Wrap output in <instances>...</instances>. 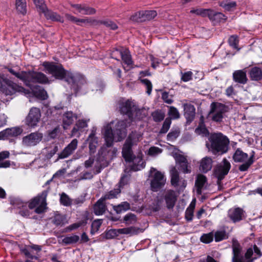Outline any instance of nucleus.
<instances>
[{"label": "nucleus", "instance_id": "nucleus-23", "mask_svg": "<svg viewBox=\"0 0 262 262\" xmlns=\"http://www.w3.org/2000/svg\"><path fill=\"white\" fill-rule=\"evenodd\" d=\"M90 119H79L76 123L72 130V136L79 137L80 132H81L84 128L87 127L88 123Z\"/></svg>", "mask_w": 262, "mask_h": 262}, {"label": "nucleus", "instance_id": "nucleus-49", "mask_svg": "<svg viewBox=\"0 0 262 262\" xmlns=\"http://www.w3.org/2000/svg\"><path fill=\"white\" fill-rule=\"evenodd\" d=\"M168 115L170 119H177L180 118V114L178 110L174 106H168Z\"/></svg>", "mask_w": 262, "mask_h": 262}, {"label": "nucleus", "instance_id": "nucleus-38", "mask_svg": "<svg viewBox=\"0 0 262 262\" xmlns=\"http://www.w3.org/2000/svg\"><path fill=\"white\" fill-rule=\"evenodd\" d=\"M45 16L48 19H50L54 21H57L61 23L63 22V19L56 12L50 11L48 10L44 13Z\"/></svg>", "mask_w": 262, "mask_h": 262}, {"label": "nucleus", "instance_id": "nucleus-5", "mask_svg": "<svg viewBox=\"0 0 262 262\" xmlns=\"http://www.w3.org/2000/svg\"><path fill=\"white\" fill-rule=\"evenodd\" d=\"M150 187L153 191H157L163 187L166 183V178L164 173L151 167L149 171Z\"/></svg>", "mask_w": 262, "mask_h": 262}, {"label": "nucleus", "instance_id": "nucleus-33", "mask_svg": "<svg viewBox=\"0 0 262 262\" xmlns=\"http://www.w3.org/2000/svg\"><path fill=\"white\" fill-rule=\"evenodd\" d=\"M233 79L235 82L245 84L247 81L246 73L244 70H237L233 74Z\"/></svg>", "mask_w": 262, "mask_h": 262}, {"label": "nucleus", "instance_id": "nucleus-16", "mask_svg": "<svg viewBox=\"0 0 262 262\" xmlns=\"http://www.w3.org/2000/svg\"><path fill=\"white\" fill-rule=\"evenodd\" d=\"M171 183L175 187L184 188L186 186V182L183 179H180L178 170L175 167L171 168L170 170Z\"/></svg>", "mask_w": 262, "mask_h": 262}, {"label": "nucleus", "instance_id": "nucleus-53", "mask_svg": "<svg viewBox=\"0 0 262 262\" xmlns=\"http://www.w3.org/2000/svg\"><path fill=\"white\" fill-rule=\"evenodd\" d=\"M130 19L134 22L144 21L143 20V11L135 13L130 17Z\"/></svg>", "mask_w": 262, "mask_h": 262}, {"label": "nucleus", "instance_id": "nucleus-59", "mask_svg": "<svg viewBox=\"0 0 262 262\" xmlns=\"http://www.w3.org/2000/svg\"><path fill=\"white\" fill-rule=\"evenodd\" d=\"M162 151V150L161 148L158 147L152 146L149 148L148 154L151 156H156L160 154Z\"/></svg>", "mask_w": 262, "mask_h": 262}, {"label": "nucleus", "instance_id": "nucleus-37", "mask_svg": "<svg viewBox=\"0 0 262 262\" xmlns=\"http://www.w3.org/2000/svg\"><path fill=\"white\" fill-rule=\"evenodd\" d=\"M58 150V147L57 145L56 144L53 143L50 146L46 147L43 149V152L46 153L47 157L51 158L56 154Z\"/></svg>", "mask_w": 262, "mask_h": 262}, {"label": "nucleus", "instance_id": "nucleus-3", "mask_svg": "<svg viewBox=\"0 0 262 262\" xmlns=\"http://www.w3.org/2000/svg\"><path fill=\"white\" fill-rule=\"evenodd\" d=\"M212 149L214 151L225 153L228 149L229 140L221 133L211 135L209 137Z\"/></svg>", "mask_w": 262, "mask_h": 262}, {"label": "nucleus", "instance_id": "nucleus-12", "mask_svg": "<svg viewBox=\"0 0 262 262\" xmlns=\"http://www.w3.org/2000/svg\"><path fill=\"white\" fill-rule=\"evenodd\" d=\"M42 137V134L40 133H32L23 138L22 145L26 147L35 146L41 141Z\"/></svg>", "mask_w": 262, "mask_h": 262}, {"label": "nucleus", "instance_id": "nucleus-52", "mask_svg": "<svg viewBox=\"0 0 262 262\" xmlns=\"http://www.w3.org/2000/svg\"><path fill=\"white\" fill-rule=\"evenodd\" d=\"M60 201L61 204L66 206H70L72 204L71 200L64 193H62L61 194Z\"/></svg>", "mask_w": 262, "mask_h": 262}, {"label": "nucleus", "instance_id": "nucleus-43", "mask_svg": "<svg viewBox=\"0 0 262 262\" xmlns=\"http://www.w3.org/2000/svg\"><path fill=\"white\" fill-rule=\"evenodd\" d=\"M33 1L39 12L45 13L48 10L43 0H33Z\"/></svg>", "mask_w": 262, "mask_h": 262}, {"label": "nucleus", "instance_id": "nucleus-41", "mask_svg": "<svg viewBox=\"0 0 262 262\" xmlns=\"http://www.w3.org/2000/svg\"><path fill=\"white\" fill-rule=\"evenodd\" d=\"M129 208L130 205L126 202H123L117 206H114V209L117 213H120L122 212L125 211L129 209Z\"/></svg>", "mask_w": 262, "mask_h": 262}, {"label": "nucleus", "instance_id": "nucleus-56", "mask_svg": "<svg viewBox=\"0 0 262 262\" xmlns=\"http://www.w3.org/2000/svg\"><path fill=\"white\" fill-rule=\"evenodd\" d=\"M119 232L118 230L117 229H110L107 231L105 233V237L107 239H112L115 238L117 236H118Z\"/></svg>", "mask_w": 262, "mask_h": 262}, {"label": "nucleus", "instance_id": "nucleus-6", "mask_svg": "<svg viewBox=\"0 0 262 262\" xmlns=\"http://www.w3.org/2000/svg\"><path fill=\"white\" fill-rule=\"evenodd\" d=\"M0 89L6 95H12L15 93L21 92L25 94H29V91L26 90L21 86H19L10 81H9L0 75Z\"/></svg>", "mask_w": 262, "mask_h": 262}, {"label": "nucleus", "instance_id": "nucleus-27", "mask_svg": "<svg viewBox=\"0 0 262 262\" xmlns=\"http://www.w3.org/2000/svg\"><path fill=\"white\" fill-rule=\"evenodd\" d=\"M173 157L174 158L177 163L180 165L181 169L183 171V172L189 173L190 172V170L188 168L187 159L184 156L176 153L173 155Z\"/></svg>", "mask_w": 262, "mask_h": 262}, {"label": "nucleus", "instance_id": "nucleus-4", "mask_svg": "<svg viewBox=\"0 0 262 262\" xmlns=\"http://www.w3.org/2000/svg\"><path fill=\"white\" fill-rule=\"evenodd\" d=\"M143 134L140 132H132L128 136L122 148V156L124 159L130 160L132 156V146L136 145L142 139Z\"/></svg>", "mask_w": 262, "mask_h": 262}, {"label": "nucleus", "instance_id": "nucleus-45", "mask_svg": "<svg viewBox=\"0 0 262 262\" xmlns=\"http://www.w3.org/2000/svg\"><path fill=\"white\" fill-rule=\"evenodd\" d=\"M79 239V237L76 235L66 236L62 239V243L66 244H72L77 243Z\"/></svg>", "mask_w": 262, "mask_h": 262}, {"label": "nucleus", "instance_id": "nucleus-40", "mask_svg": "<svg viewBox=\"0 0 262 262\" xmlns=\"http://www.w3.org/2000/svg\"><path fill=\"white\" fill-rule=\"evenodd\" d=\"M250 76L253 80H258L262 77V72L258 68H253L250 71Z\"/></svg>", "mask_w": 262, "mask_h": 262}, {"label": "nucleus", "instance_id": "nucleus-24", "mask_svg": "<svg viewBox=\"0 0 262 262\" xmlns=\"http://www.w3.org/2000/svg\"><path fill=\"white\" fill-rule=\"evenodd\" d=\"M183 108L184 115L187 122H191L194 119L195 114L194 106L190 103H185L183 104Z\"/></svg>", "mask_w": 262, "mask_h": 262}, {"label": "nucleus", "instance_id": "nucleus-11", "mask_svg": "<svg viewBox=\"0 0 262 262\" xmlns=\"http://www.w3.org/2000/svg\"><path fill=\"white\" fill-rule=\"evenodd\" d=\"M209 117L215 122H221L223 118V114L226 112V106L220 103H212Z\"/></svg>", "mask_w": 262, "mask_h": 262}, {"label": "nucleus", "instance_id": "nucleus-8", "mask_svg": "<svg viewBox=\"0 0 262 262\" xmlns=\"http://www.w3.org/2000/svg\"><path fill=\"white\" fill-rule=\"evenodd\" d=\"M121 113L128 116L130 121L134 119H140L142 117L139 116L141 111L137 109L134 103L130 101L127 100L122 102L120 106Z\"/></svg>", "mask_w": 262, "mask_h": 262}, {"label": "nucleus", "instance_id": "nucleus-19", "mask_svg": "<svg viewBox=\"0 0 262 262\" xmlns=\"http://www.w3.org/2000/svg\"><path fill=\"white\" fill-rule=\"evenodd\" d=\"M128 179L129 178L127 176L124 175L122 176L120 181L119 186L118 188H115L114 190H111L107 193L105 194L103 198L106 200L117 198V195H119L121 192L120 187L126 184Z\"/></svg>", "mask_w": 262, "mask_h": 262}, {"label": "nucleus", "instance_id": "nucleus-15", "mask_svg": "<svg viewBox=\"0 0 262 262\" xmlns=\"http://www.w3.org/2000/svg\"><path fill=\"white\" fill-rule=\"evenodd\" d=\"M130 157L131 158L130 160H128L126 159H124L127 162H132V164L130 165L132 170L134 171H138L145 167V164L142 159V156L141 154L139 153L137 157H135L132 151V156Z\"/></svg>", "mask_w": 262, "mask_h": 262}, {"label": "nucleus", "instance_id": "nucleus-20", "mask_svg": "<svg viewBox=\"0 0 262 262\" xmlns=\"http://www.w3.org/2000/svg\"><path fill=\"white\" fill-rule=\"evenodd\" d=\"M78 141L77 139H73L70 144L66 146L61 153L58 155L59 159H64L71 155L77 148Z\"/></svg>", "mask_w": 262, "mask_h": 262}, {"label": "nucleus", "instance_id": "nucleus-47", "mask_svg": "<svg viewBox=\"0 0 262 262\" xmlns=\"http://www.w3.org/2000/svg\"><path fill=\"white\" fill-rule=\"evenodd\" d=\"M65 17L68 20L73 23H75L78 25H80L81 23H84L87 22V20L86 19H79L69 14H66Z\"/></svg>", "mask_w": 262, "mask_h": 262}, {"label": "nucleus", "instance_id": "nucleus-34", "mask_svg": "<svg viewBox=\"0 0 262 262\" xmlns=\"http://www.w3.org/2000/svg\"><path fill=\"white\" fill-rule=\"evenodd\" d=\"M52 222L57 226H62L67 223V221L63 215L56 213L52 218Z\"/></svg>", "mask_w": 262, "mask_h": 262}, {"label": "nucleus", "instance_id": "nucleus-7", "mask_svg": "<svg viewBox=\"0 0 262 262\" xmlns=\"http://www.w3.org/2000/svg\"><path fill=\"white\" fill-rule=\"evenodd\" d=\"M49 82L48 78L43 73L35 71H28L27 72L24 83L27 86L31 87L35 83L46 84Z\"/></svg>", "mask_w": 262, "mask_h": 262}, {"label": "nucleus", "instance_id": "nucleus-46", "mask_svg": "<svg viewBox=\"0 0 262 262\" xmlns=\"http://www.w3.org/2000/svg\"><path fill=\"white\" fill-rule=\"evenodd\" d=\"M143 20L144 21L149 20L155 18L157 13L154 10L143 11Z\"/></svg>", "mask_w": 262, "mask_h": 262}, {"label": "nucleus", "instance_id": "nucleus-21", "mask_svg": "<svg viewBox=\"0 0 262 262\" xmlns=\"http://www.w3.org/2000/svg\"><path fill=\"white\" fill-rule=\"evenodd\" d=\"M79 117L71 111H67L64 113L62 116L63 127L66 129L68 127L73 123L75 120Z\"/></svg>", "mask_w": 262, "mask_h": 262}, {"label": "nucleus", "instance_id": "nucleus-25", "mask_svg": "<svg viewBox=\"0 0 262 262\" xmlns=\"http://www.w3.org/2000/svg\"><path fill=\"white\" fill-rule=\"evenodd\" d=\"M71 6L77 11H75V13H79L83 15H90L94 14L96 12L94 8L89 7L84 4H72Z\"/></svg>", "mask_w": 262, "mask_h": 262}, {"label": "nucleus", "instance_id": "nucleus-18", "mask_svg": "<svg viewBox=\"0 0 262 262\" xmlns=\"http://www.w3.org/2000/svg\"><path fill=\"white\" fill-rule=\"evenodd\" d=\"M190 13H195L196 15H200L203 17L208 16L210 19H215L216 18H222L224 15L221 13H214V12L210 9H193L190 11Z\"/></svg>", "mask_w": 262, "mask_h": 262}, {"label": "nucleus", "instance_id": "nucleus-1", "mask_svg": "<svg viewBox=\"0 0 262 262\" xmlns=\"http://www.w3.org/2000/svg\"><path fill=\"white\" fill-rule=\"evenodd\" d=\"M42 66L45 68L46 72L51 74L56 79H61L65 78L66 80L76 91L85 83V80L83 76L77 74L66 73L61 65L45 62Z\"/></svg>", "mask_w": 262, "mask_h": 262}, {"label": "nucleus", "instance_id": "nucleus-29", "mask_svg": "<svg viewBox=\"0 0 262 262\" xmlns=\"http://www.w3.org/2000/svg\"><path fill=\"white\" fill-rule=\"evenodd\" d=\"M32 90L33 95L36 98L41 99L45 100L48 98L47 93L45 90L39 86H35L30 87Z\"/></svg>", "mask_w": 262, "mask_h": 262}, {"label": "nucleus", "instance_id": "nucleus-60", "mask_svg": "<svg viewBox=\"0 0 262 262\" xmlns=\"http://www.w3.org/2000/svg\"><path fill=\"white\" fill-rule=\"evenodd\" d=\"M149 59L151 61V67L154 69H156L158 67L160 64L161 63V60L158 59L156 57H155L152 55H149Z\"/></svg>", "mask_w": 262, "mask_h": 262}, {"label": "nucleus", "instance_id": "nucleus-39", "mask_svg": "<svg viewBox=\"0 0 262 262\" xmlns=\"http://www.w3.org/2000/svg\"><path fill=\"white\" fill-rule=\"evenodd\" d=\"M16 8L18 12L25 14L27 12L26 0H16Z\"/></svg>", "mask_w": 262, "mask_h": 262}, {"label": "nucleus", "instance_id": "nucleus-55", "mask_svg": "<svg viewBox=\"0 0 262 262\" xmlns=\"http://www.w3.org/2000/svg\"><path fill=\"white\" fill-rule=\"evenodd\" d=\"M213 234L211 232L208 234H204L201 236V241L203 243L208 244L213 241Z\"/></svg>", "mask_w": 262, "mask_h": 262}, {"label": "nucleus", "instance_id": "nucleus-22", "mask_svg": "<svg viewBox=\"0 0 262 262\" xmlns=\"http://www.w3.org/2000/svg\"><path fill=\"white\" fill-rule=\"evenodd\" d=\"M228 215L233 222H238L243 219L244 211L238 207L231 208L228 211Z\"/></svg>", "mask_w": 262, "mask_h": 262}, {"label": "nucleus", "instance_id": "nucleus-13", "mask_svg": "<svg viewBox=\"0 0 262 262\" xmlns=\"http://www.w3.org/2000/svg\"><path fill=\"white\" fill-rule=\"evenodd\" d=\"M230 167V163L226 159H224L222 162L216 166L214 173L217 178L218 181L224 179V177L228 173Z\"/></svg>", "mask_w": 262, "mask_h": 262}, {"label": "nucleus", "instance_id": "nucleus-17", "mask_svg": "<svg viewBox=\"0 0 262 262\" xmlns=\"http://www.w3.org/2000/svg\"><path fill=\"white\" fill-rule=\"evenodd\" d=\"M23 129L19 127L8 128L0 132V140H6L16 137L21 134Z\"/></svg>", "mask_w": 262, "mask_h": 262}, {"label": "nucleus", "instance_id": "nucleus-14", "mask_svg": "<svg viewBox=\"0 0 262 262\" xmlns=\"http://www.w3.org/2000/svg\"><path fill=\"white\" fill-rule=\"evenodd\" d=\"M41 113L40 110L37 107H32L26 118V123L30 127L37 125L40 121Z\"/></svg>", "mask_w": 262, "mask_h": 262}, {"label": "nucleus", "instance_id": "nucleus-10", "mask_svg": "<svg viewBox=\"0 0 262 262\" xmlns=\"http://www.w3.org/2000/svg\"><path fill=\"white\" fill-rule=\"evenodd\" d=\"M47 192L43 191L40 195L32 199L29 203V207L30 209L35 208V212L41 213L45 211L46 207V197Z\"/></svg>", "mask_w": 262, "mask_h": 262}, {"label": "nucleus", "instance_id": "nucleus-54", "mask_svg": "<svg viewBox=\"0 0 262 262\" xmlns=\"http://www.w3.org/2000/svg\"><path fill=\"white\" fill-rule=\"evenodd\" d=\"M152 116L154 121L159 122L163 120L165 115L161 111H156L152 113Z\"/></svg>", "mask_w": 262, "mask_h": 262}, {"label": "nucleus", "instance_id": "nucleus-50", "mask_svg": "<svg viewBox=\"0 0 262 262\" xmlns=\"http://www.w3.org/2000/svg\"><path fill=\"white\" fill-rule=\"evenodd\" d=\"M101 224L102 221L101 220H96L93 222L91 225V233L94 234L98 231Z\"/></svg>", "mask_w": 262, "mask_h": 262}, {"label": "nucleus", "instance_id": "nucleus-31", "mask_svg": "<svg viewBox=\"0 0 262 262\" xmlns=\"http://www.w3.org/2000/svg\"><path fill=\"white\" fill-rule=\"evenodd\" d=\"M105 200L101 198L99 199L94 206V212L97 215H102L106 210V206L104 201Z\"/></svg>", "mask_w": 262, "mask_h": 262}, {"label": "nucleus", "instance_id": "nucleus-63", "mask_svg": "<svg viewBox=\"0 0 262 262\" xmlns=\"http://www.w3.org/2000/svg\"><path fill=\"white\" fill-rule=\"evenodd\" d=\"M215 241L220 242L226 238V233L224 231H217L214 234Z\"/></svg>", "mask_w": 262, "mask_h": 262}, {"label": "nucleus", "instance_id": "nucleus-36", "mask_svg": "<svg viewBox=\"0 0 262 262\" xmlns=\"http://www.w3.org/2000/svg\"><path fill=\"white\" fill-rule=\"evenodd\" d=\"M116 51L118 52L121 55L122 59L125 64L128 67L132 66L133 62L131 59V56L128 50H125L123 51L117 50Z\"/></svg>", "mask_w": 262, "mask_h": 262}, {"label": "nucleus", "instance_id": "nucleus-64", "mask_svg": "<svg viewBox=\"0 0 262 262\" xmlns=\"http://www.w3.org/2000/svg\"><path fill=\"white\" fill-rule=\"evenodd\" d=\"M101 24L112 30H116L118 28L115 23L109 20L102 21Z\"/></svg>", "mask_w": 262, "mask_h": 262}, {"label": "nucleus", "instance_id": "nucleus-51", "mask_svg": "<svg viewBox=\"0 0 262 262\" xmlns=\"http://www.w3.org/2000/svg\"><path fill=\"white\" fill-rule=\"evenodd\" d=\"M124 220L126 224H133L137 221V218L135 214L128 213L124 216Z\"/></svg>", "mask_w": 262, "mask_h": 262}, {"label": "nucleus", "instance_id": "nucleus-48", "mask_svg": "<svg viewBox=\"0 0 262 262\" xmlns=\"http://www.w3.org/2000/svg\"><path fill=\"white\" fill-rule=\"evenodd\" d=\"M8 71L16 77L19 78L22 81L25 82L27 72L19 71L15 72L12 69H8Z\"/></svg>", "mask_w": 262, "mask_h": 262}, {"label": "nucleus", "instance_id": "nucleus-26", "mask_svg": "<svg viewBox=\"0 0 262 262\" xmlns=\"http://www.w3.org/2000/svg\"><path fill=\"white\" fill-rule=\"evenodd\" d=\"M164 199L167 207L169 209L172 208L177 200V196L175 192L171 190H167L165 193Z\"/></svg>", "mask_w": 262, "mask_h": 262}, {"label": "nucleus", "instance_id": "nucleus-28", "mask_svg": "<svg viewBox=\"0 0 262 262\" xmlns=\"http://www.w3.org/2000/svg\"><path fill=\"white\" fill-rule=\"evenodd\" d=\"M212 160L211 158L206 157L203 158L200 164V170L203 172H207L210 170L212 167Z\"/></svg>", "mask_w": 262, "mask_h": 262}, {"label": "nucleus", "instance_id": "nucleus-62", "mask_svg": "<svg viewBox=\"0 0 262 262\" xmlns=\"http://www.w3.org/2000/svg\"><path fill=\"white\" fill-rule=\"evenodd\" d=\"M238 39L236 36H231L228 39V42L230 46L234 49L237 48Z\"/></svg>", "mask_w": 262, "mask_h": 262}, {"label": "nucleus", "instance_id": "nucleus-9", "mask_svg": "<svg viewBox=\"0 0 262 262\" xmlns=\"http://www.w3.org/2000/svg\"><path fill=\"white\" fill-rule=\"evenodd\" d=\"M253 157L254 154H253L248 158V155L246 153L244 152L239 149H237L235 152L233 158L236 162H245L239 167L240 171H244L247 170L253 163Z\"/></svg>", "mask_w": 262, "mask_h": 262}, {"label": "nucleus", "instance_id": "nucleus-42", "mask_svg": "<svg viewBox=\"0 0 262 262\" xmlns=\"http://www.w3.org/2000/svg\"><path fill=\"white\" fill-rule=\"evenodd\" d=\"M232 250L233 256H237L241 255L242 247L236 239H232Z\"/></svg>", "mask_w": 262, "mask_h": 262}, {"label": "nucleus", "instance_id": "nucleus-2", "mask_svg": "<svg viewBox=\"0 0 262 262\" xmlns=\"http://www.w3.org/2000/svg\"><path fill=\"white\" fill-rule=\"evenodd\" d=\"M129 122L122 120L115 123L111 122L103 126L102 133L107 147L113 145L114 142L122 141L126 135V128Z\"/></svg>", "mask_w": 262, "mask_h": 262}, {"label": "nucleus", "instance_id": "nucleus-35", "mask_svg": "<svg viewBox=\"0 0 262 262\" xmlns=\"http://www.w3.org/2000/svg\"><path fill=\"white\" fill-rule=\"evenodd\" d=\"M119 234H128L133 235L138 234L141 230L135 227L118 229Z\"/></svg>", "mask_w": 262, "mask_h": 262}, {"label": "nucleus", "instance_id": "nucleus-32", "mask_svg": "<svg viewBox=\"0 0 262 262\" xmlns=\"http://www.w3.org/2000/svg\"><path fill=\"white\" fill-rule=\"evenodd\" d=\"M206 182V178L204 176L200 174L197 176L195 180V186L196 187V192L198 194H201L202 189L204 188Z\"/></svg>", "mask_w": 262, "mask_h": 262}, {"label": "nucleus", "instance_id": "nucleus-30", "mask_svg": "<svg viewBox=\"0 0 262 262\" xmlns=\"http://www.w3.org/2000/svg\"><path fill=\"white\" fill-rule=\"evenodd\" d=\"M87 140L89 141L90 153L91 154L95 153L98 146V141L97 137L95 136L93 132L89 135Z\"/></svg>", "mask_w": 262, "mask_h": 262}, {"label": "nucleus", "instance_id": "nucleus-58", "mask_svg": "<svg viewBox=\"0 0 262 262\" xmlns=\"http://www.w3.org/2000/svg\"><path fill=\"white\" fill-rule=\"evenodd\" d=\"M171 123V119L170 118H166L163 124L162 127L161 129V133H166L168 130L170 124Z\"/></svg>", "mask_w": 262, "mask_h": 262}, {"label": "nucleus", "instance_id": "nucleus-44", "mask_svg": "<svg viewBox=\"0 0 262 262\" xmlns=\"http://www.w3.org/2000/svg\"><path fill=\"white\" fill-rule=\"evenodd\" d=\"M195 207V203L192 202L187 208L185 212V217L187 221H191L193 217V210Z\"/></svg>", "mask_w": 262, "mask_h": 262}, {"label": "nucleus", "instance_id": "nucleus-61", "mask_svg": "<svg viewBox=\"0 0 262 262\" xmlns=\"http://www.w3.org/2000/svg\"><path fill=\"white\" fill-rule=\"evenodd\" d=\"M86 224V221L85 220L81 221L79 222H77V223H76L71 225L70 226H69L68 227V229H69V230L71 231V230L76 229L80 226H84Z\"/></svg>", "mask_w": 262, "mask_h": 262}, {"label": "nucleus", "instance_id": "nucleus-57", "mask_svg": "<svg viewBox=\"0 0 262 262\" xmlns=\"http://www.w3.org/2000/svg\"><path fill=\"white\" fill-rule=\"evenodd\" d=\"M141 82L144 85L146 88V93L148 95H150L152 91V85L151 82L147 79H143L141 80Z\"/></svg>", "mask_w": 262, "mask_h": 262}]
</instances>
